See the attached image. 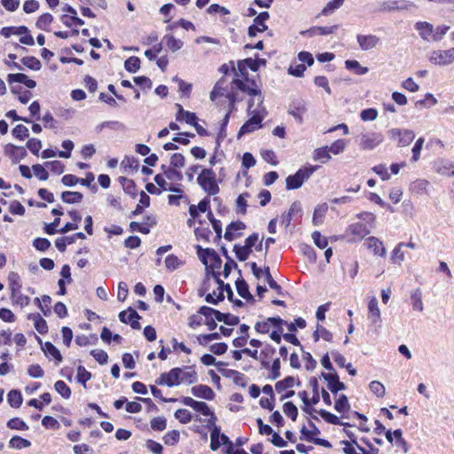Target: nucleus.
Here are the masks:
<instances>
[{"label":"nucleus","mask_w":454,"mask_h":454,"mask_svg":"<svg viewBox=\"0 0 454 454\" xmlns=\"http://www.w3.org/2000/svg\"><path fill=\"white\" fill-rule=\"evenodd\" d=\"M237 66L238 68L236 70L238 72V75L240 74L241 78H238V76L233 78L231 82L232 90H239L249 95L250 97H259L258 106H261L264 99L261 89L255 86L250 87L248 84L249 74L247 72V67L241 60L238 61Z\"/></svg>","instance_id":"obj_1"},{"label":"nucleus","mask_w":454,"mask_h":454,"mask_svg":"<svg viewBox=\"0 0 454 454\" xmlns=\"http://www.w3.org/2000/svg\"><path fill=\"white\" fill-rule=\"evenodd\" d=\"M319 168V166H313L307 164L300 168L294 174L289 175L286 179V190H296L301 187L305 181H307L315 171Z\"/></svg>","instance_id":"obj_2"},{"label":"nucleus","mask_w":454,"mask_h":454,"mask_svg":"<svg viewBox=\"0 0 454 454\" xmlns=\"http://www.w3.org/2000/svg\"><path fill=\"white\" fill-rule=\"evenodd\" d=\"M197 183L209 196H215L220 192L216 175L211 168H202L197 176Z\"/></svg>","instance_id":"obj_3"},{"label":"nucleus","mask_w":454,"mask_h":454,"mask_svg":"<svg viewBox=\"0 0 454 454\" xmlns=\"http://www.w3.org/2000/svg\"><path fill=\"white\" fill-rule=\"evenodd\" d=\"M182 368L174 367L170 369L168 372H163L160 376L155 380L157 385L160 386H168V387H172L175 386H178L182 383Z\"/></svg>","instance_id":"obj_4"},{"label":"nucleus","mask_w":454,"mask_h":454,"mask_svg":"<svg viewBox=\"0 0 454 454\" xmlns=\"http://www.w3.org/2000/svg\"><path fill=\"white\" fill-rule=\"evenodd\" d=\"M270 19V13L266 11L258 13L254 20L253 24L247 28V35L249 37L254 38L258 33H262L268 30V26L265 23Z\"/></svg>","instance_id":"obj_5"},{"label":"nucleus","mask_w":454,"mask_h":454,"mask_svg":"<svg viewBox=\"0 0 454 454\" xmlns=\"http://www.w3.org/2000/svg\"><path fill=\"white\" fill-rule=\"evenodd\" d=\"M250 116L251 117L240 127L237 135L238 138L262 128V121L263 120V116H262L259 112H254V114Z\"/></svg>","instance_id":"obj_6"},{"label":"nucleus","mask_w":454,"mask_h":454,"mask_svg":"<svg viewBox=\"0 0 454 454\" xmlns=\"http://www.w3.org/2000/svg\"><path fill=\"white\" fill-rule=\"evenodd\" d=\"M178 402L183 403L185 406H189L193 409L196 412L207 416L210 415L213 410L209 407V405L203 401H197L190 396H182L179 398Z\"/></svg>","instance_id":"obj_7"},{"label":"nucleus","mask_w":454,"mask_h":454,"mask_svg":"<svg viewBox=\"0 0 454 454\" xmlns=\"http://www.w3.org/2000/svg\"><path fill=\"white\" fill-rule=\"evenodd\" d=\"M307 110L306 101L302 98H295L290 103L287 112L299 124H302L303 115L306 114Z\"/></svg>","instance_id":"obj_8"},{"label":"nucleus","mask_w":454,"mask_h":454,"mask_svg":"<svg viewBox=\"0 0 454 454\" xmlns=\"http://www.w3.org/2000/svg\"><path fill=\"white\" fill-rule=\"evenodd\" d=\"M4 151L5 155L10 158L12 164H17L27 155L25 147L15 145L11 143L4 145Z\"/></svg>","instance_id":"obj_9"},{"label":"nucleus","mask_w":454,"mask_h":454,"mask_svg":"<svg viewBox=\"0 0 454 454\" xmlns=\"http://www.w3.org/2000/svg\"><path fill=\"white\" fill-rule=\"evenodd\" d=\"M430 61L435 65H449L454 61V48L445 51H434Z\"/></svg>","instance_id":"obj_10"},{"label":"nucleus","mask_w":454,"mask_h":454,"mask_svg":"<svg viewBox=\"0 0 454 454\" xmlns=\"http://www.w3.org/2000/svg\"><path fill=\"white\" fill-rule=\"evenodd\" d=\"M389 133L392 138H398V145L403 147L409 145L415 138L414 132L410 129H392Z\"/></svg>","instance_id":"obj_11"},{"label":"nucleus","mask_w":454,"mask_h":454,"mask_svg":"<svg viewBox=\"0 0 454 454\" xmlns=\"http://www.w3.org/2000/svg\"><path fill=\"white\" fill-rule=\"evenodd\" d=\"M37 340L41 344L42 350L47 357L52 358L56 364L62 362L63 356L59 349L53 345L51 341H46L43 344L42 340L36 336Z\"/></svg>","instance_id":"obj_12"},{"label":"nucleus","mask_w":454,"mask_h":454,"mask_svg":"<svg viewBox=\"0 0 454 454\" xmlns=\"http://www.w3.org/2000/svg\"><path fill=\"white\" fill-rule=\"evenodd\" d=\"M191 393L197 398L212 401L215 397V393L207 385L199 384L191 388Z\"/></svg>","instance_id":"obj_13"},{"label":"nucleus","mask_w":454,"mask_h":454,"mask_svg":"<svg viewBox=\"0 0 454 454\" xmlns=\"http://www.w3.org/2000/svg\"><path fill=\"white\" fill-rule=\"evenodd\" d=\"M6 80L10 85L17 82L24 84L28 89H34L36 86V82L23 73L9 74Z\"/></svg>","instance_id":"obj_14"},{"label":"nucleus","mask_w":454,"mask_h":454,"mask_svg":"<svg viewBox=\"0 0 454 454\" xmlns=\"http://www.w3.org/2000/svg\"><path fill=\"white\" fill-rule=\"evenodd\" d=\"M347 233L354 236L351 241H356L367 236L370 233V230L362 223H355L348 227Z\"/></svg>","instance_id":"obj_15"},{"label":"nucleus","mask_w":454,"mask_h":454,"mask_svg":"<svg viewBox=\"0 0 454 454\" xmlns=\"http://www.w3.org/2000/svg\"><path fill=\"white\" fill-rule=\"evenodd\" d=\"M350 403L348 398L345 394H340L334 403V410L341 414L342 419H348V414L350 411Z\"/></svg>","instance_id":"obj_16"},{"label":"nucleus","mask_w":454,"mask_h":454,"mask_svg":"<svg viewBox=\"0 0 454 454\" xmlns=\"http://www.w3.org/2000/svg\"><path fill=\"white\" fill-rule=\"evenodd\" d=\"M406 9L405 1L403 0H386L378 3L377 11L380 12H394Z\"/></svg>","instance_id":"obj_17"},{"label":"nucleus","mask_w":454,"mask_h":454,"mask_svg":"<svg viewBox=\"0 0 454 454\" xmlns=\"http://www.w3.org/2000/svg\"><path fill=\"white\" fill-rule=\"evenodd\" d=\"M308 425L309 427V430L303 425L301 428V435L300 439L302 441H306L311 442L314 441L318 434H321L319 428L316 426V424L311 420H308Z\"/></svg>","instance_id":"obj_18"},{"label":"nucleus","mask_w":454,"mask_h":454,"mask_svg":"<svg viewBox=\"0 0 454 454\" xmlns=\"http://www.w3.org/2000/svg\"><path fill=\"white\" fill-rule=\"evenodd\" d=\"M356 41L362 51H369L377 46L380 38L375 35H357Z\"/></svg>","instance_id":"obj_19"},{"label":"nucleus","mask_w":454,"mask_h":454,"mask_svg":"<svg viewBox=\"0 0 454 454\" xmlns=\"http://www.w3.org/2000/svg\"><path fill=\"white\" fill-rule=\"evenodd\" d=\"M383 141V137L379 133L363 135L361 137V147L364 150H372Z\"/></svg>","instance_id":"obj_20"},{"label":"nucleus","mask_w":454,"mask_h":454,"mask_svg":"<svg viewBox=\"0 0 454 454\" xmlns=\"http://www.w3.org/2000/svg\"><path fill=\"white\" fill-rule=\"evenodd\" d=\"M318 414L319 416L328 424H331V425H334V426H343L344 428H348V427H354V425L348 423V422H344L340 419V418H339L338 416H336L335 414L326 411V410H324V409H320L318 411Z\"/></svg>","instance_id":"obj_21"},{"label":"nucleus","mask_w":454,"mask_h":454,"mask_svg":"<svg viewBox=\"0 0 454 454\" xmlns=\"http://www.w3.org/2000/svg\"><path fill=\"white\" fill-rule=\"evenodd\" d=\"M244 229H246V224L243 222L239 220L232 221L227 225L223 237L227 241H232L236 238L240 237L242 235L239 232L235 234L234 231H241Z\"/></svg>","instance_id":"obj_22"},{"label":"nucleus","mask_w":454,"mask_h":454,"mask_svg":"<svg viewBox=\"0 0 454 454\" xmlns=\"http://www.w3.org/2000/svg\"><path fill=\"white\" fill-rule=\"evenodd\" d=\"M368 249L372 250L375 255L384 257L386 255V248L383 243L376 237H369L365 243Z\"/></svg>","instance_id":"obj_23"},{"label":"nucleus","mask_w":454,"mask_h":454,"mask_svg":"<svg viewBox=\"0 0 454 454\" xmlns=\"http://www.w3.org/2000/svg\"><path fill=\"white\" fill-rule=\"evenodd\" d=\"M139 202L136 206L135 209L130 212V214L129 215V218H133L137 215H141L144 212L145 208L150 206L151 199L145 192L141 191L139 192Z\"/></svg>","instance_id":"obj_24"},{"label":"nucleus","mask_w":454,"mask_h":454,"mask_svg":"<svg viewBox=\"0 0 454 454\" xmlns=\"http://www.w3.org/2000/svg\"><path fill=\"white\" fill-rule=\"evenodd\" d=\"M337 28H338V25H333L331 27L315 26L306 31H302L301 35H307L309 37H312L316 35H327L334 33L337 30Z\"/></svg>","instance_id":"obj_25"},{"label":"nucleus","mask_w":454,"mask_h":454,"mask_svg":"<svg viewBox=\"0 0 454 454\" xmlns=\"http://www.w3.org/2000/svg\"><path fill=\"white\" fill-rule=\"evenodd\" d=\"M415 28L424 40H433L434 27L432 24L427 21H419L415 24Z\"/></svg>","instance_id":"obj_26"},{"label":"nucleus","mask_w":454,"mask_h":454,"mask_svg":"<svg viewBox=\"0 0 454 454\" xmlns=\"http://www.w3.org/2000/svg\"><path fill=\"white\" fill-rule=\"evenodd\" d=\"M119 319L121 323L129 325L134 330L141 329L140 314H118Z\"/></svg>","instance_id":"obj_27"},{"label":"nucleus","mask_w":454,"mask_h":454,"mask_svg":"<svg viewBox=\"0 0 454 454\" xmlns=\"http://www.w3.org/2000/svg\"><path fill=\"white\" fill-rule=\"evenodd\" d=\"M27 319L34 321V326L40 334L48 333V325L42 314H27Z\"/></svg>","instance_id":"obj_28"},{"label":"nucleus","mask_w":454,"mask_h":454,"mask_svg":"<svg viewBox=\"0 0 454 454\" xmlns=\"http://www.w3.org/2000/svg\"><path fill=\"white\" fill-rule=\"evenodd\" d=\"M276 353V348L270 345L266 344L264 348L260 352L261 364L262 368L269 369L270 368V361Z\"/></svg>","instance_id":"obj_29"},{"label":"nucleus","mask_w":454,"mask_h":454,"mask_svg":"<svg viewBox=\"0 0 454 454\" xmlns=\"http://www.w3.org/2000/svg\"><path fill=\"white\" fill-rule=\"evenodd\" d=\"M194 248L201 263L207 266V262L210 261L215 250L209 247L204 248L200 245H195Z\"/></svg>","instance_id":"obj_30"},{"label":"nucleus","mask_w":454,"mask_h":454,"mask_svg":"<svg viewBox=\"0 0 454 454\" xmlns=\"http://www.w3.org/2000/svg\"><path fill=\"white\" fill-rule=\"evenodd\" d=\"M7 402L12 408H20L23 403V396L20 389H12L7 394Z\"/></svg>","instance_id":"obj_31"},{"label":"nucleus","mask_w":454,"mask_h":454,"mask_svg":"<svg viewBox=\"0 0 454 454\" xmlns=\"http://www.w3.org/2000/svg\"><path fill=\"white\" fill-rule=\"evenodd\" d=\"M328 210L327 203H322L317 205L313 212L312 223L315 226H317L323 223L325 214Z\"/></svg>","instance_id":"obj_32"},{"label":"nucleus","mask_w":454,"mask_h":454,"mask_svg":"<svg viewBox=\"0 0 454 454\" xmlns=\"http://www.w3.org/2000/svg\"><path fill=\"white\" fill-rule=\"evenodd\" d=\"M31 442L26 438H23L20 435H13L8 442V446L11 449L14 450H22L26 448H29L31 446Z\"/></svg>","instance_id":"obj_33"},{"label":"nucleus","mask_w":454,"mask_h":454,"mask_svg":"<svg viewBox=\"0 0 454 454\" xmlns=\"http://www.w3.org/2000/svg\"><path fill=\"white\" fill-rule=\"evenodd\" d=\"M83 199V194L80 192L65 191L61 193V200L67 204L80 203Z\"/></svg>","instance_id":"obj_34"},{"label":"nucleus","mask_w":454,"mask_h":454,"mask_svg":"<svg viewBox=\"0 0 454 454\" xmlns=\"http://www.w3.org/2000/svg\"><path fill=\"white\" fill-rule=\"evenodd\" d=\"M162 42L165 43L168 49L172 52L180 50L184 46L183 41L176 39L173 35L170 34L165 35L163 36Z\"/></svg>","instance_id":"obj_35"},{"label":"nucleus","mask_w":454,"mask_h":454,"mask_svg":"<svg viewBox=\"0 0 454 454\" xmlns=\"http://www.w3.org/2000/svg\"><path fill=\"white\" fill-rule=\"evenodd\" d=\"M222 262L220 255L215 251L207 262V266H205L206 275L210 276L211 273L217 272L216 270L221 269Z\"/></svg>","instance_id":"obj_36"},{"label":"nucleus","mask_w":454,"mask_h":454,"mask_svg":"<svg viewBox=\"0 0 454 454\" xmlns=\"http://www.w3.org/2000/svg\"><path fill=\"white\" fill-rule=\"evenodd\" d=\"M259 235L257 232H254L245 239L244 246L253 250L254 247L255 251L261 252L263 249L262 239L258 242Z\"/></svg>","instance_id":"obj_37"},{"label":"nucleus","mask_w":454,"mask_h":454,"mask_svg":"<svg viewBox=\"0 0 454 454\" xmlns=\"http://www.w3.org/2000/svg\"><path fill=\"white\" fill-rule=\"evenodd\" d=\"M6 427L11 430L27 431L29 429L28 425L19 417L10 419L6 422Z\"/></svg>","instance_id":"obj_38"},{"label":"nucleus","mask_w":454,"mask_h":454,"mask_svg":"<svg viewBox=\"0 0 454 454\" xmlns=\"http://www.w3.org/2000/svg\"><path fill=\"white\" fill-rule=\"evenodd\" d=\"M345 67L353 71L355 74L362 75L365 74L369 72V68L366 67H362L360 63L356 59H348L345 61Z\"/></svg>","instance_id":"obj_39"},{"label":"nucleus","mask_w":454,"mask_h":454,"mask_svg":"<svg viewBox=\"0 0 454 454\" xmlns=\"http://www.w3.org/2000/svg\"><path fill=\"white\" fill-rule=\"evenodd\" d=\"M27 32H29V29L26 26L4 27L0 30V35L5 38H9L12 34L20 35Z\"/></svg>","instance_id":"obj_40"},{"label":"nucleus","mask_w":454,"mask_h":454,"mask_svg":"<svg viewBox=\"0 0 454 454\" xmlns=\"http://www.w3.org/2000/svg\"><path fill=\"white\" fill-rule=\"evenodd\" d=\"M100 338L105 343L107 344H110L112 340L120 343L122 340V337L120 334L113 333L112 331L106 326L102 328Z\"/></svg>","instance_id":"obj_41"},{"label":"nucleus","mask_w":454,"mask_h":454,"mask_svg":"<svg viewBox=\"0 0 454 454\" xmlns=\"http://www.w3.org/2000/svg\"><path fill=\"white\" fill-rule=\"evenodd\" d=\"M53 20L54 18L51 13L45 12L37 19L35 22V27L38 29L49 31V26L52 23Z\"/></svg>","instance_id":"obj_42"},{"label":"nucleus","mask_w":454,"mask_h":454,"mask_svg":"<svg viewBox=\"0 0 454 454\" xmlns=\"http://www.w3.org/2000/svg\"><path fill=\"white\" fill-rule=\"evenodd\" d=\"M61 22L67 27H72L73 26L78 27L82 26L84 24V20L79 18L76 15H67L62 14L60 16Z\"/></svg>","instance_id":"obj_43"},{"label":"nucleus","mask_w":454,"mask_h":454,"mask_svg":"<svg viewBox=\"0 0 454 454\" xmlns=\"http://www.w3.org/2000/svg\"><path fill=\"white\" fill-rule=\"evenodd\" d=\"M141 60L137 56H131L124 61V68L127 72L135 74L140 69Z\"/></svg>","instance_id":"obj_44"},{"label":"nucleus","mask_w":454,"mask_h":454,"mask_svg":"<svg viewBox=\"0 0 454 454\" xmlns=\"http://www.w3.org/2000/svg\"><path fill=\"white\" fill-rule=\"evenodd\" d=\"M76 370V381L86 387V383L92 378V373L81 364L77 366Z\"/></svg>","instance_id":"obj_45"},{"label":"nucleus","mask_w":454,"mask_h":454,"mask_svg":"<svg viewBox=\"0 0 454 454\" xmlns=\"http://www.w3.org/2000/svg\"><path fill=\"white\" fill-rule=\"evenodd\" d=\"M233 252L239 262H245L248 259L249 255L252 254L253 250L247 248L245 246H240L239 244H235L233 247Z\"/></svg>","instance_id":"obj_46"},{"label":"nucleus","mask_w":454,"mask_h":454,"mask_svg":"<svg viewBox=\"0 0 454 454\" xmlns=\"http://www.w3.org/2000/svg\"><path fill=\"white\" fill-rule=\"evenodd\" d=\"M283 411L292 421H295L299 415L298 408L292 401H287L283 404Z\"/></svg>","instance_id":"obj_47"},{"label":"nucleus","mask_w":454,"mask_h":454,"mask_svg":"<svg viewBox=\"0 0 454 454\" xmlns=\"http://www.w3.org/2000/svg\"><path fill=\"white\" fill-rule=\"evenodd\" d=\"M295 384V379L294 376H286L283 380H278L275 384V389L278 393H281L284 390L289 389Z\"/></svg>","instance_id":"obj_48"},{"label":"nucleus","mask_w":454,"mask_h":454,"mask_svg":"<svg viewBox=\"0 0 454 454\" xmlns=\"http://www.w3.org/2000/svg\"><path fill=\"white\" fill-rule=\"evenodd\" d=\"M20 62L23 66L34 71H39L42 68V64L40 60L34 56L23 57L20 59Z\"/></svg>","instance_id":"obj_49"},{"label":"nucleus","mask_w":454,"mask_h":454,"mask_svg":"<svg viewBox=\"0 0 454 454\" xmlns=\"http://www.w3.org/2000/svg\"><path fill=\"white\" fill-rule=\"evenodd\" d=\"M54 388L65 399L70 398L72 395L71 388L64 380H57L54 384Z\"/></svg>","instance_id":"obj_50"},{"label":"nucleus","mask_w":454,"mask_h":454,"mask_svg":"<svg viewBox=\"0 0 454 454\" xmlns=\"http://www.w3.org/2000/svg\"><path fill=\"white\" fill-rule=\"evenodd\" d=\"M216 320L227 325H236L239 323V317L234 314H214Z\"/></svg>","instance_id":"obj_51"},{"label":"nucleus","mask_w":454,"mask_h":454,"mask_svg":"<svg viewBox=\"0 0 454 454\" xmlns=\"http://www.w3.org/2000/svg\"><path fill=\"white\" fill-rule=\"evenodd\" d=\"M313 159L315 160H320L322 163H326L331 159L328 146H323L316 149L314 151Z\"/></svg>","instance_id":"obj_52"},{"label":"nucleus","mask_w":454,"mask_h":454,"mask_svg":"<svg viewBox=\"0 0 454 454\" xmlns=\"http://www.w3.org/2000/svg\"><path fill=\"white\" fill-rule=\"evenodd\" d=\"M8 281L11 294H18V291H20L21 288L19 274L16 272H11L8 276Z\"/></svg>","instance_id":"obj_53"},{"label":"nucleus","mask_w":454,"mask_h":454,"mask_svg":"<svg viewBox=\"0 0 454 454\" xmlns=\"http://www.w3.org/2000/svg\"><path fill=\"white\" fill-rule=\"evenodd\" d=\"M345 0H332L326 4V5L321 11V14L324 16H328L333 13L337 9H339L344 4Z\"/></svg>","instance_id":"obj_54"},{"label":"nucleus","mask_w":454,"mask_h":454,"mask_svg":"<svg viewBox=\"0 0 454 454\" xmlns=\"http://www.w3.org/2000/svg\"><path fill=\"white\" fill-rule=\"evenodd\" d=\"M12 135L16 139L23 141L29 137V131L26 126L18 124L12 129Z\"/></svg>","instance_id":"obj_55"},{"label":"nucleus","mask_w":454,"mask_h":454,"mask_svg":"<svg viewBox=\"0 0 454 454\" xmlns=\"http://www.w3.org/2000/svg\"><path fill=\"white\" fill-rule=\"evenodd\" d=\"M104 128H109L115 130H121L124 129L125 126L122 122H120L118 121H106L101 123H99L96 127L97 132H100Z\"/></svg>","instance_id":"obj_56"},{"label":"nucleus","mask_w":454,"mask_h":454,"mask_svg":"<svg viewBox=\"0 0 454 454\" xmlns=\"http://www.w3.org/2000/svg\"><path fill=\"white\" fill-rule=\"evenodd\" d=\"M162 439L166 445L174 446L180 440V433L176 429L170 430L163 436Z\"/></svg>","instance_id":"obj_57"},{"label":"nucleus","mask_w":454,"mask_h":454,"mask_svg":"<svg viewBox=\"0 0 454 454\" xmlns=\"http://www.w3.org/2000/svg\"><path fill=\"white\" fill-rule=\"evenodd\" d=\"M305 70H306V66L304 64H297L294 62V63L290 64V66L287 69V74L292 76L301 78L304 75Z\"/></svg>","instance_id":"obj_58"},{"label":"nucleus","mask_w":454,"mask_h":454,"mask_svg":"<svg viewBox=\"0 0 454 454\" xmlns=\"http://www.w3.org/2000/svg\"><path fill=\"white\" fill-rule=\"evenodd\" d=\"M174 417L181 424H187L192 421V414L186 409H178L175 411Z\"/></svg>","instance_id":"obj_59"},{"label":"nucleus","mask_w":454,"mask_h":454,"mask_svg":"<svg viewBox=\"0 0 454 454\" xmlns=\"http://www.w3.org/2000/svg\"><path fill=\"white\" fill-rule=\"evenodd\" d=\"M63 151H58V156L64 159H68L71 157L72 151L74 147V144L73 141L67 139L64 140L61 144Z\"/></svg>","instance_id":"obj_60"},{"label":"nucleus","mask_w":454,"mask_h":454,"mask_svg":"<svg viewBox=\"0 0 454 454\" xmlns=\"http://www.w3.org/2000/svg\"><path fill=\"white\" fill-rule=\"evenodd\" d=\"M381 314H368L367 320L369 322L370 330L377 333L381 327Z\"/></svg>","instance_id":"obj_61"},{"label":"nucleus","mask_w":454,"mask_h":454,"mask_svg":"<svg viewBox=\"0 0 454 454\" xmlns=\"http://www.w3.org/2000/svg\"><path fill=\"white\" fill-rule=\"evenodd\" d=\"M35 302L36 303L37 307L41 310V312H51V298L49 295H43L42 299L35 298Z\"/></svg>","instance_id":"obj_62"},{"label":"nucleus","mask_w":454,"mask_h":454,"mask_svg":"<svg viewBox=\"0 0 454 454\" xmlns=\"http://www.w3.org/2000/svg\"><path fill=\"white\" fill-rule=\"evenodd\" d=\"M42 426L48 430H58L60 427L59 421L50 415H46L43 418Z\"/></svg>","instance_id":"obj_63"},{"label":"nucleus","mask_w":454,"mask_h":454,"mask_svg":"<svg viewBox=\"0 0 454 454\" xmlns=\"http://www.w3.org/2000/svg\"><path fill=\"white\" fill-rule=\"evenodd\" d=\"M150 426L153 431L161 432L167 427V419L164 417H155L151 419Z\"/></svg>","instance_id":"obj_64"}]
</instances>
